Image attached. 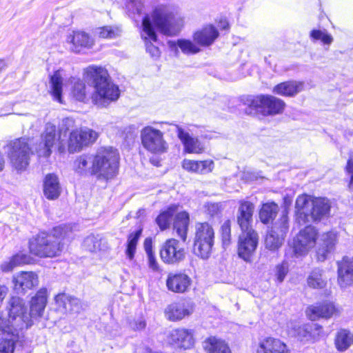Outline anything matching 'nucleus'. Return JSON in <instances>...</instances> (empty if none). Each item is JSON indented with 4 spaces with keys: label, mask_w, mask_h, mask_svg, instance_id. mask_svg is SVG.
<instances>
[{
    "label": "nucleus",
    "mask_w": 353,
    "mask_h": 353,
    "mask_svg": "<svg viewBox=\"0 0 353 353\" xmlns=\"http://www.w3.org/2000/svg\"><path fill=\"white\" fill-rule=\"evenodd\" d=\"M84 79L92 83L94 92L92 101L99 107H105L111 102L117 101L120 96V90L116 84L111 81L108 71L102 67L89 66L83 71Z\"/></svg>",
    "instance_id": "obj_1"
},
{
    "label": "nucleus",
    "mask_w": 353,
    "mask_h": 353,
    "mask_svg": "<svg viewBox=\"0 0 353 353\" xmlns=\"http://www.w3.org/2000/svg\"><path fill=\"white\" fill-rule=\"evenodd\" d=\"M331 203L325 197H314L303 194L297 196L295 203L296 219L299 223L320 221L330 214Z\"/></svg>",
    "instance_id": "obj_2"
},
{
    "label": "nucleus",
    "mask_w": 353,
    "mask_h": 353,
    "mask_svg": "<svg viewBox=\"0 0 353 353\" xmlns=\"http://www.w3.org/2000/svg\"><path fill=\"white\" fill-rule=\"evenodd\" d=\"M70 227L60 225L53 230L52 234L40 232L29 242L30 252L39 257H54L61 252V239L68 236Z\"/></svg>",
    "instance_id": "obj_3"
},
{
    "label": "nucleus",
    "mask_w": 353,
    "mask_h": 353,
    "mask_svg": "<svg viewBox=\"0 0 353 353\" xmlns=\"http://www.w3.org/2000/svg\"><path fill=\"white\" fill-rule=\"evenodd\" d=\"M119 154L112 147H101L93 154L92 175L98 179L114 178L119 170Z\"/></svg>",
    "instance_id": "obj_4"
},
{
    "label": "nucleus",
    "mask_w": 353,
    "mask_h": 353,
    "mask_svg": "<svg viewBox=\"0 0 353 353\" xmlns=\"http://www.w3.org/2000/svg\"><path fill=\"white\" fill-rule=\"evenodd\" d=\"M6 154L12 168L18 173L26 171L29 166L32 152L25 138L10 141L6 145Z\"/></svg>",
    "instance_id": "obj_5"
},
{
    "label": "nucleus",
    "mask_w": 353,
    "mask_h": 353,
    "mask_svg": "<svg viewBox=\"0 0 353 353\" xmlns=\"http://www.w3.org/2000/svg\"><path fill=\"white\" fill-rule=\"evenodd\" d=\"M154 23L164 34L175 35L183 26V19L170 6H159L153 12Z\"/></svg>",
    "instance_id": "obj_6"
},
{
    "label": "nucleus",
    "mask_w": 353,
    "mask_h": 353,
    "mask_svg": "<svg viewBox=\"0 0 353 353\" xmlns=\"http://www.w3.org/2000/svg\"><path fill=\"white\" fill-rule=\"evenodd\" d=\"M214 244V230L208 223H198L195 225L194 252L203 259L212 254Z\"/></svg>",
    "instance_id": "obj_7"
},
{
    "label": "nucleus",
    "mask_w": 353,
    "mask_h": 353,
    "mask_svg": "<svg viewBox=\"0 0 353 353\" xmlns=\"http://www.w3.org/2000/svg\"><path fill=\"white\" fill-rule=\"evenodd\" d=\"M55 145L58 146L59 152H64L65 145L61 134L57 132L56 125L48 123L41 135V141L35 148L36 152L39 157H48L52 153V149Z\"/></svg>",
    "instance_id": "obj_8"
},
{
    "label": "nucleus",
    "mask_w": 353,
    "mask_h": 353,
    "mask_svg": "<svg viewBox=\"0 0 353 353\" xmlns=\"http://www.w3.org/2000/svg\"><path fill=\"white\" fill-rule=\"evenodd\" d=\"M141 143L148 152L160 154L167 152L168 144L163 138V133L152 126H145L141 131Z\"/></svg>",
    "instance_id": "obj_9"
},
{
    "label": "nucleus",
    "mask_w": 353,
    "mask_h": 353,
    "mask_svg": "<svg viewBox=\"0 0 353 353\" xmlns=\"http://www.w3.org/2000/svg\"><path fill=\"white\" fill-rule=\"evenodd\" d=\"M8 320L10 321L11 325L14 331L22 330L24 327L28 328L32 325V321L26 312L25 303L23 300L18 296H12L8 302Z\"/></svg>",
    "instance_id": "obj_10"
},
{
    "label": "nucleus",
    "mask_w": 353,
    "mask_h": 353,
    "mask_svg": "<svg viewBox=\"0 0 353 353\" xmlns=\"http://www.w3.org/2000/svg\"><path fill=\"white\" fill-rule=\"evenodd\" d=\"M288 212L282 211L280 219L274 223L265 239V247L270 250H278L283 243L285 236L288 231Z\"/></svg>",
    "instance_id": "obj_11"
},
{
    "label": "nucleus",
    "mask_w": 353,
    "mask_h": 353,
    "mask_svg": "<svg viewBox=\"0 0 353 353\" xmlns=\"http://www.w3.org/2000/svg\"><path fill=\"white\" fill-rule=\"evenodd\" d=\"M317 230L311 225L306 226L301 230L293 239L290 250L298 257L305 255L314 247L317 238Z\"/></svg>",
    "instance_id": "obj_12"
},
{
    "label": "nucleus",
    "mask_w": 353,
    "mask_h": 353,
    "mask_svg": "<svg viewBox=\"0 0 353 353\" xmlns=\"http://www.w3.org/2000/svg\"><path fill=\"white\" fill-rule=\"evenodd\" d=\"M250 106L263 114L272 115L281 113L285 106L284 101L271 95H259L250 100Z\"/></svg>",
    "instance_id": "obj_13"
},
{
    "label": "nucleus",
    "mask_w": 353,
    "mask_h": 353,
    "mask_svg": "<svg viewBox=\"0 0 353 353\" xmlns=\"http://www.w3.org/2000/svg\"><path fill=\"white\" fill-rule=\"evenodd\" d=\"M259 236L257 233L252 228L242 230L238 241V255L246 262L251 261L257 248Z\"/></svg>",
    "instance_id": "obj_14"
},
{
    "label": "nucleus",
    "mask_w": 353,
    "mask_h": 353,
    "mask_svg": "<svg viewBox=\"0 0 353 353\" xmlns=\"http://www.w3.org/2000/svg\"><path fill=\"white\" fill-rule=\"evenodd\" d=\"M97 138V132L88 128L72 131L68 140V151L70 152H79L83 147L93 143Z\"/></svg>",
    "instance_id": "obj_15"
},
{
    "label": "nucleus",
    "mask_w": 353,
    "mask_h": 353,
    "mask_svg": "<svg viewBox=\"0 0 353 353\" xmlns=\"http://www.w3.org/2000/svg\"><path fill=\"white\" fill-rule=\"evenodd\" d=\"M305 312L307 316L312 321L321 318L329 319L340 315L341 308L332 301H325L309 306Z\"/></svg>",
    "instance_id": "obj_16"
},
{
    "label": "nucleus",
    "mask_w": 353,
    "mask_h": 353,
    "mask_svg": "<svg viewBox=\"0 0 353 353\" xmlns=\"http://www.w3.org/2000/svg\"><path fill=\"white\" fill-rule=\"evenodd\" d=\"M160 256L163 261L168 264H176L182 261L185 257V249L180 245L175 239L167 240L163 245Z\"/></svg>",
    "instance_id": "obj_17"
},
{
    "label": "nucleus",
    "mask_w": 353,
    "mask_h": 353,
    "mask_svg": "<svg viewBox=\"0 0 353 353\" xmlns=\"http://www.w3.org/2000/svg\"><path fill=\"white\" fill-rule=\"evenodd\" d=\"M170 343L181 350H190L195 344L193 330L179 327L172 330L169 335Z\"/></svg>",
    "instance_id": "obj_18"
},
{
    "label": "nucleus",
    "mask_w": 353,
    "mask_h": 353,
    "mask_svg": "<svg viewBox=\"0 0 353 353\" xmlns=\"http://www.w3.org/2000/svg\"><path fill=\"white\" fill-rule=\"evenodd\" d=\"M194 312V304L189 301H180L169 304L165 309L166 319L170 321H178L190 316Z\"/></svg>",
    "instance_id": "obj_19"
},
{
    "label": "nucleus",
    "mask_w": 353,
    "mask_h": 353,
    "mask_svg": "<svg viewBox=\"0 0 353 353\" xmlns=\"http://www.w3.org/2000/svg\"><path fill=\"white\" fill-rule=\"evenodd\" d=\"M141 37L145 41L147 52L154 58L160 57L161 52L157 46L153 42L157 41V34L148 16H145L142 22Z\"/></svg>",
    "instance_id": "obj_20"
},
{
    "label": "nucleus",
    "mask_w": 353,
    "mask_h": 353,
    "mask_svg": "<svg viewBox=\"0 0 353 353\" xmlns=\"http://www.w3.org/2000/svg\"><path fill=\"white\" fill-rule=\"evenodd\" d=\"M337 282L341 288L353 285V256H344L337 262Z\"/></svg>",
    "instance_id": "obj_21"
},
{
    "label": "nucleus",
    "mask_w": 353,
    "mask_h": 353,
    "mask_svg": "<svg viewBox=\"0 0 353 353\" xmlns=\"http://www.w3.org/2000/svg\"><path fill=\"white\" fill-rule=\"evenodd\" d=\"M178 138L183 145L185 152L192 154H201L205 150L204 144L196 137H192L182 127L174 125Z\"/></svg>",
    "instance_id": "obj_22"
},
{
    "label": "nucleus",
    "mask_w": 353,
    "mask_h": 353,
    "mask_svg": "<svg viewBox=\"0 0 353 353\" xmlns=\"http://www.w3.org/2000/svg\"><path fill=\"white\" fill-rule=\"evenodd\" d=\"M57 309L63 313L79 314L83 310V305L80 299L69 294L61 293L54 298Z\"/></svg>",
    "instance_id": "obj_23"
},
{
    "label": "nucleus",
    "mask_w": 353,
    "mask_h": 353,
    "mask_svg": "<svg viewBox=\"0 0 353 353\" xmlns=\"http://www.w3.org/2000/svg\"><path fill=\"white\" fill-rule=\"evenodd\" d=\"M48 299V290L46 288L40 289L32 298L30 306V312L28 314L32 321H37L42 317Z\"/></svg>",
    "instance_id": "obj_24"
},
{
    "label": "nucleus",
    "mask_w": 353,
    "mask_h": 353,
    "mask_svg": "<svg viewBox=\"0 0 353 353\" xmlns=\"http://www.w3.org/2000/svg\"><path fill=\"white\" fill-rule=\"evenodd\" d=\"M14 290L18 294H25L38 285V276L32 272H21L13 277Z\"/></svg>",
    "instance_id": "obj_25"
},
{
    "label": "nucleus",
    "mask_w": 353,
    "mask_h": 353,
    "mask_svg": "<svg viewBox=\"0 0 353 353\" xmlns=\"http://www.w3.org/2000/svg\"><path fill=\"white\" fill-rule=\"evenodd\" d=\"M83 78L84 77L83 76ZM70 83V96L74 100L86 103L90 98L92 99L90 90L86 86L85 81L88 82L84 79H81L77 77H71L69 79Z\"/></svg>",
    "instance_id": "obj_26"
},
{
    "label": "nucleus",
    "mask_w": 353,
    "mask_h": 353,
    "mask_svg": "<svg viewBox=\"0 0 353 353\" xmlns=\"http://www.w3.org/2000/svg\"><path fill=\"white\" fill-rule=\"evenodd\" d=\"M190 284V278L183 273H170L166 280L168 289L176 293L186 292Z\"/></svg>",
    "instance_id": "obj_27"
},
{
    "label": "nucleus",
    "mask_w": 353,
    "mask_h": 353,
    "mask_svg": "<svg viewBox=\"0 0 353 353\" xmlns=\"http://www.w3.org/2000/svg\"><path fill=\"white\" fill-rule=\"evenodd\" d=\"M256 353H290V350L280 339L267 337L259 341Z\"/></svg>",
    "instance_id": "obj_28"
},
{
    "label": "nucleus",
    "mask_w": 353,
    "mask_h": 353,
    "mask_svg": "<svg viewBox=\"0 0 353 353\" xmlns=\"http://www.w3.org/2000/svg\"><path fill=\"white\" fill-rule=\"evenodd\" d=\"M43 192L48 200L57 199L61 193V187L58 176L54 174H48L43 182Z\"/></svg>",
    "instance_id": "obj_29"
},
{
    "label": "nucleus",
    "mask_w": 353,
    "mask_h": 353,
    "mask_svg": "<svg viewBox=\"0 0 353 353\" xmlns=\"http://www.w3.org/2000/svg\"><path fill=\"white\" fill-rule=\"evenodd\" d=\"M254 210V205L252 203L248 201H240L236 219L241 230L251 228Z\"/></svg>",
    "instance_id": "obj_30"
},
{
    "label": "nucleus",
    "mask_w": 353,
    "mask_h": 353,
    "mask_svg": "<svg viewBox=\"0 0 353 353\" xmlns=\"http://www.w3.org/2000/svg\"><path fill=\"white\" fill-rule=\"evenodd\" d=\"M182 167L189 172L206 174L212 172L214 168V162L211 159L203 161L184 159L182 162Z\"/></svg>",
    "instance_id": "obj_31"
},
{
    "label": "nucleus",
    "mask_w": 353,
    "mask_h": 353,
    "mask_svg": "<svg viewBox=\"0 0 353 353\" xmlns=\"http://www.w3.org/2000/svg\"><path fill=\"white\" fill-rule=\"evenodd\" d=\"M219 32L212 25L207 26L196 31L193 35L194 41L203 47L211 46L219 37Z\"/></svg>",
    "instance_id": "obj_32"
},
{
    "label": "nucleus",
    "mask_w": 353,
    "mask_h": 353,
    "mask_svg": "<svg viewBox=\"0 0 353 353\" xmlns=\"http://www.w3.org/2000/svg\"><path fill=\"white\" fill-rule=\"evenodd\" d=\"M337 234L334 231L323 233L321 236L320 246L317 251L319 261H323L327 254L334 249L337 242Z\"/></svg>",
    "instance_id": "obj_33"
},
{
    "label": "nucleus",
    "mask_w": 353,
    "mask_h": 353,
    "mask_svg": "<svg viewBox=\"0 0 353 353\" xmlns=\"http://www.w3.org/2000/svg\"><path fill=\"white\" fill-rule=\"evenodd\" d=\"M68 41L73 45V50L80 52L83 49H90L94 45L93 39L83 31H75L68 37Z\"/></svg>",
    "instance_id": "obj_34"
},
{
    "label": "nucleus",
    "mask_w": 353,
    "mask_h": 353,
    "mask_svg": "<svg viewBox=\"0 0 353 353\" xmlns=\"http://www.w3.org/2000/svg\"><path fill=\"white\" fill-rule=\"evenodd\" d=\"M304 88V83L297 81H288L275 85L273 93L283 97H294L301 92Z\"/></svg>",
    "instance_id": "obj_35"
},
{
    "label": "nucleus",
    "mask_w": 353,
    "mask_h": 353,
    "mask_svg": "<svg viewBox=\"0 0 353 353\" xmlns=\"http://www.w3.org/2000/svg\"><path fill=\"white\" fill-rule=\"evenodd\" d=\"M93 154H81L73 162V170L81 176L92 175Z\"/></svg>",
    "instance_id": "obj_36"
},
{
    "label": "nucleus",
    "mask_w": 353,
    "mask_h": 353,
    "mask_svg": "<svg viewBox=\"0 0 353 353\" xmlns=\"http://www.w3.org/2000/svg\"><path fill=\"white\" fill-rule=\"evenodd\" d=\"M206 353H232L228 344L221 339L211 336L203 343Z\"/></svg>",
    "instance_id": "obj_37"
},
{
    "label": "nucleus",
    "mask_w": 353,
    "mask_h": 353,
    "mask_svg": "<svg viewBox=\"0 0 353 353\" xmlns=\"http://www.w3.org/2000/svg\"><path fill=\"white\" fill-rule=\"evenodd\" d=\"M189 223V214L185 211L179 212L174 220V230L183 242H185L187 239Z\"/></svg>",
    "instance_id": "obj_38"
},
{
    "label": "nucleus",
    "mask_w": 353,
    "mask_h": 353,
    "mask_svg": "<svg viewBox=\"0 0 353 353\" xmlns=\"http://www.w3.org/2000/svg\"><path fill=\"white\" fill-rule=\"evenodd\" d=\"M63 85V77L62 72L57 70L50 77V92L54 100L60 103H63L62 90Z\"/></svg>",
    "instance_id": "obj_39"
},
{
    "label": "nucleus",
    "mask_w": 353,
    "mask_h": 353,
    "mask_svg": "<svg viewBox=\"0 0 353 353\" xmlns=\"http://www.w3.org/2000/svg\"><path fill=\"white\" fill-rule=\"evenodd\" d=\"M287 330L289 335L297 337L301 341H307L310 338L309 326L307 325H302L298 321H291L288 322Z\"/></svg>",
    "instance_id": "obj_40"
},
{
    "label": "nucleus",
    "mask_w": 353,
    "mask_h": 353,
    "mask_svg": "<svg viewBox=\"0 0 353 353\" xmlns=\"http://www.w3.org/2000/svg\"><path fill=\"white\" fill-rule=\"evenodd\" d=\"M307 285L313 289H322L327 285V278L320 268L313 269L307 278Z\"/></svg>",
    "instance_id": "obj_41"
},
{
    "label": "nucleus",
    "mask_w": 353,
    "mask_h": 353,
    "mask_svg": "<svg viewBox=\"0 0 353 353\" xmlns=\"http://www.w3.org/2000/svg\"><path fill=\"white\" fill-rule=\"evenodd\" d=\"M168 46L171 50L178 52L177 48H179L183 53L185 54H193L200 51L199 47L188 39H179L176 42L170 41Z\"/></svg>",
    "instance_id": "obj_42"
},
{
    "label": "nucleus",
    "mask_w": 353,
    "mask_h": 353,
    "mask_svg": "<svg viewBox=\"0 0 353 353\" xmlns=\"http://www.w3.org/2000/svg\"><path fill=\"white\" fill-rule=\"evenodd\" d=\"M30 257L25 254L18 253L12 256L9 260L3 262L0 265V269L3 272H11L16 267L28 263Z\"/></svg>",
    "instance_id": "obj_43"
},
{
    "label": "nucleus",
    "mask_w": 353,
    "mask_h": 353,
    "mask_svg": "<svg viewBox=\"0 0 353 353\" xmlns=\"http://www.w3.org/2000/svg\"><path fill=\"white\" fill-rule=\"evenodd\" d=\"M279 205L274 202L264 203L259 212V219L265 224L273 221L279 212Z\"/></svg>",
    "instance_id": "obj_44"
},
{
    "label": "nucleus",
    "mask_w": 353,
    "mask_h": 353,
    "mask_svg": "<svg viewBox=\"0 0 353 353\" xmlns=\"http://www.w3.org/2000/svg\"><path fill=\"white\" fill-rule=\"evenodd\" d=\"M178 205H170L166 210L163 211L156 219V223L161 230H165L170 225L173 214L177 211Z\"/></svg>",
    "instance_id": "obj_45"
},
{
    "label": "nucleus",
    "mask_w": 353,
    "mask_h": 353,
    "mask_svg": "<svg viewBox=\"0 0 353 353\" xmlns=\"http://www.w3.org/2000/svg\"><path fill=\"white\" fill-rule=\"evenodd\" d=\"M352 341L350 337V332L347 330H341L337 332L335 339V345L339 351L346 350Z\"/></svg>",
    "instance_id": "obj_46"
},
{
    "label": "nucleus",
    "mask_w": 353,
    "mask_h": 353,
    "mask_svg": "<svg viewBox=\"0 0 353 353\" xmlns=\"http://www.w3.org/2000/svg\"><path fill=\"white\" fill-rule=\"evenodd\" d=\"M142 230L139 229L134 232L130 234L128 239L127 248L125 250V254L127 257L132 260L136 252L137 245L138 241L141 235Z\"/></svg>",
    "instance_id": "obj_47"
},
{
    "label": "nucleus",
    "mask_w": 353,
    "mask_h": 353,
    "mask_svg": "<svg viewBox=\"0 0 353 353\" xmlns=\"http://www.w3.org/2000/svg\"><path fill=\"white\" fill-rule=\"evenodd\" d=\"M121 30L118 27L103 26L95 30V34L103 39H114L121 34Z\"/></svg>",
    "instance_id": "obj_48"
},
{
    "label": "nucleus",
    "mask_w": 353,
    "mask_h": 353,
    "mask_svg": "<svg viewBox=\"0 0 353 353\" xmlns=\"http://www.w3.org/2000/svg\"><path fill=\"white\" fill-rule=\"evenodd\" d=\"M18 339V334L6 336L0 339V353H14L15 342Z\"/></svg>",
    "instance_id": "obj_49"
},
{
    "label": "nucleus",
    "mask_w": 353,
    "mask_h": 353,
    "mask_svg": "<svg viewBox=\"0 0 353 353\" xmlns=\"http://www.w3.org/2000/svg\"><path fill=\"white\" fill-rule=\"evenodd\" d=\"M313 41H321L324 45L330 46L333 42V37L326 30H312L310 34Z\"/></svg>",
    "instance_id": "obj_50"
},
{
    "label": "nucleus",
    "mask_w": 353,
    "mask_h": 353,
    "mask_svg": "<svg viewBox=\"0 0 353 353\" xmlns=\"http://www.w3.org/2000/svg\"><path fill=\"white\" fill-rule=\"evenodd\" d=\"M84 248L91 252L101 250V239L99 236L90 235L83 241Z\"/></svg>",
    "instance_id": "obj_51"
},
{
    "label": "nucleus",
    "mask_w": 353,
    "mask_h": 353,
    "mask_svg": "<svg viewBox=\"0 0 353 353\" xmlns=\"http://www.w3.org/2000/svg\"><path fill=\"white\" fill-rule=\"evenodd\" d=\"M77 128L75 125V121L72 118H65L62 120L59 128V134L63 136H65V134L72 131L76 130Z\"/></svg>",
    "instance_id": "obj_52"
},
{
    "label": "nucleus",
    "mask_w": 353,
    "mask_h": 353,
    "mask_svg": "<svg viewBox=\"0 0 353 353\" xmlns=\"http://www.w3.org/2000/svg\"><path fill=\"white\" fill-rule=\"evenodd\" d=\"M289 272V265L287 261H283L281 263L278 264L275 268L274 276L276 281L281 283H282L286 275Z\"/></svg>",
    "instance_id": "obj_53"
},
{
    "label": "nucleus",
    "mask_w": 353,
    "mask_h": 353,
    "mask_svg": "<svg viewBox=\"0 0 353 353\" xmlns=\"http://www.w3.org/2000/svg\"><path fill=\"white\" fill-rule=\"evenodd\" d=\"M221 235L223 246H228L231 243V225L230 221H225L221 225Z\"/></svg>",
    "instance_id": "obj_54"
},
{
    "label": "nucleus",
    "mask_w": 353,
    "mask_h": 353,
    "mask_svg": "<svg viewBox=\"0 0 353 353\" xmlns=\"http://www.w3.org/2000/svg\"><path fill=\"white\" fill-rule=\"evenodd\" d=\"M13 334H18L11 325L10 320H6L0 316V334H4L6 336H10Z\"/></svg>",
    "instance_id": "obj_55"
},
{
    "label": "nucleus",
    "mask_w": 353,
    "mask_h": 353,
    "mask_svg": "<svg viewBox=\"0 0 353 353\" xmlns=\"http://www.w3.org/2000/svg\"><path fill=\"white\" fill-rule=\"evenodd\" d=\"M345 171L350 175L349 182L347 183V189L349 192H353V154H350L347 165L345 166Z\"/></svg>",
    "instance_id": "obj_56"
},
{
    "label": "nucleus",
    "mask_w": 353,
    "mask_h": 353,
    "mask_svg": "<svg viewBox=\"0 0 353 353\" xmlns=\"http://www.w3.org/2000/svg\"><path fill=\"white\" fill-rule=\"evenodd\" d=\"M148 257V263L150 269H151L153 272H161L160 266L156 259V257L154 254H150L147 255Z\"/></svg>",
    "instance_id": "obj_57"
},
{
    "label": "nucleus",
    "mask_w": 353,
    "mask_h": 353,
    "mask_svg": "<svg viewBox=\"0 0 353 353\" xmlns=\"http://www.w3.org/2000/svg\"><path fill=\"white\" fill-rule=\"evenodd\" d=\"M130 325L131 328L134 330H142L145 327L146 323L143 318L140 317L130 322Z\"/></svg>",
    "instance_id": "obj_58"
},
{
    "label": "nucleus",
    "mask_w": 353,
    "mask_h": 353,
    "mask_svg": "<svg viewBox=\"0 0 353 353\" xmlns=\"http://www.w3.org/2000/svg\"><path fill=\"white\" fill-rule=\"evenodd\" d=\"M128 4L126 6L128 10H130L131 8L133 9L132 12L134 13L135 12L138 14L141 12V4L137 0H128Z\"/></svg>",
    "instance_id": "obj_59"
},
{
    "label": "nucleus",
    "mask_w": 353,
    "mask_h": 353,
    "mask_svg": "<svg viewBox=\"0 0 353 353\" xmlns=\"http://www.w3.org/2000/svg\"><path fill=\"white\" fill-rule=\"evenodd\" d=\"M143 247L147 255H149L150 254H154L152 251V241L150 238H147L145 239Z\"/></svg>",
    "instance_id": "obj_60"
},
{
    "label": "nucleus",
    "mask_w": 353,
    "mask_h": 353,
    "mask_svg": "<svg viewBox=\"0 0 353 353\" xmlns=\"http://www.w3.org/2000/svg\"><path fill=\"white\" fill-rule=\"evenodd\" d=\"M209 210L212 214L216 213L218 210V205L215 203L209 204Z\"/></svg>",
    "instance_id": "obj_61"
},
{
    "label": "nucleus",
    "mask_w": 353,
    "mask_h": 353,
    "mask_svg": "<svg viewBox=\"0 0 353 353\" xmlns=\"http://www.w3.org/2000/svg\"><path fill=\"white\" fill-rule=\"evenodd\" d=\"M8 64L6 61L4 59H0V72L6 70L7 68Z\"/></svg>",
    "instance_id": "obj_62"
},
{
    "label": "nucleus",
    "mask_w": 353,
    "mask_h": 353,
    "mask_svg": "<svg viewBox=\"0 0 353 353\" xmlns=\"http://www.w3.org/2000/svg\"><path fill=\"white\" fill-rule=\"evenodd\" d=\"M219 27L223 30H227L229 28V24L226 20L221 21Z\"/></svg>",
    "instance_id": "obj_63"
},
{
    "label": "nucleus",
    "mask_w": 353,
    "mask_h": 353,
    "mask_svg": "<svg viewBox=\"0 0 353 353\" xmlns=\"http://www.w3.org/2000/svg\"><path fill=\"white\" fill-rule=\"evenodd\" d=\"M3 167H4V159H3V154L0 152V172L1 170H3Z\"/></svg>",
    "instance_id": "obj_64"
}]
</instances>
